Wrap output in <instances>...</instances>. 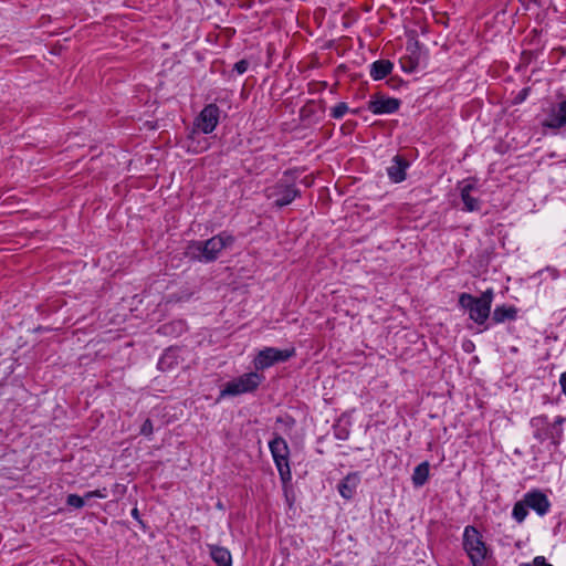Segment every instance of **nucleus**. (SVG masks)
I'll return each instance as SVG.
<instances>
[{
  "label": "nucleus",
  "mask_w": 566,
  "mask_h": 566,
  "mask_svg": "<svg viewBox=\"0 0 566 566\" xmlns=\"http://www.w3.org/2000/svg\"><path fill=\"white\" fill-rule=\"evenodd\" d=\"M528 506L527 504L525 503L524 499L516 502L513 506V511H512V517L517 522V523H523L524 520L526 518L527 514H528V511H527Z\"/></svg>",
  "instance_id": "obj_21"
},
{
  "label": "nucleus",
  "mask_w": 566,
  "mask_h": 566,
  "mask_svg": "<svg viewBox=\"0 0 566 566\" xmlns=\"http://www.w3.org/2000/svg\"><path fill=\"white\" fill-rule=\"evenodd\" d=\"M400 65H401V69L407 72V73H411L413 72L417 66H418V59L413 57V56H402L400 59Z\"/></svg>",
  "instance_id": "obj_23"
},
{
  "label": "nucleus",
  "mask_w": 566,
  "mask_h": 566,
  "mask_svg": "<svg viewBox=\"0 0 566 566\" xmlns=\"http://www.w3.org/2000/svg\"><path fill=\"white\" fill-rule=\"evenodd\" d=\"M132 516L137 521L139 520V512L136 507L132 510Z\"/></svg>",
  "instance_id": "obj_30"
},
{
  "label": "nucleus",
  "mask_w": 566,
  "mask_h": 566,
  "mask_svg": "<svg viewBox=\"0 0 566 566\" xmlns=\"http://www.w3.org/2000/svg\"><path fill=\"white\" fill-rule=\"evenodd\" d=\"M209 553L217 566H232V557L229 549L218 545H208Z\"/></svg>",
  "instance_id": "obj_15"
},
{
  "label": "nucleus",
  "mask_w": 566,
  "mask_h": 566,
  "mask_svg": "<svg viewBox=\"0 0 566 566\" xmlns=\"http://www.w3.org/2000/svg\"><path fill=\"white\" fill-rule=\"evenodd\" d=\"M262 376L258 373H248L228 381L220 391V398L227 396H239L254 391L262 381Z\"/></svg>",
  "instance_id": "obj_4"
},
{
  "label": "nucleus",
  "mask_w": 566,
  "mask_h": 566,
  "mask_svg": "<svg viewBox=\"0 0 566 566\" xmlns=\"http://www.w3.org/2000/svg\"><path fill=\"white\" fill-rule=\"evenodd\" d=\"M546 125L551 128H560L566 125V99L560 102L557 108L553 109Z\"/></svg>",
  "instance_id": "obj_16"
},
{
  "label": "nucleus",
  "mask_w": 566,
  "mask_h": 566,
  "mask_svg": "<svg viewBox=\"0 0 566 566\" xmlns=\"http://www.w3.org/2000/svg\"><path fill=\"white\" fill-rule=\"evenodd\" d=\"M269 447L276 469L279 471L280 478L282 482L286 484L292 479V473L289 464V446L282 437H276L269 443Z\"/></svg>",
  "instance_id": "obj_5"
},
{
  "label": "nucleus",
  "mask_w": 566,
  "mask_h": 566,
  "mask_svg": "<svg viewBox=\"0 0 566 566\" xmlns=\"http://www.w3.org/2000/svg\"><path fill=\"white\" fill-rule=\"evenodd\" d=\"M66 503L71 504V494L66 496Z\"/></svg>",
  "instance_id": "obj_33"
},
{
  "label": "nucleus",
  "mask_w": 566,
  "mask_h": 566,
  "mask_svg": "<svg viewBox=\"0 0 566 566\" xmlns=\"http://www.w3.org/2000/svg\"><path fill=\"white\" fill-rule=\"evenodd\" d=\"M475 190V185L471 181H462L460 184V196L464 205L463 210L468 212L478 211L481 208V201L471 196V192Z\"/></svg>",
  "instance_id": "obj_12"
},
{
  "label": "nucleus",
  "mask_w": 566,
  "mask_h": 566,
  "mask_svg": "<svg viewBox=\"0 0 566 566\" xmlns=\"http://www.w3.org/2000/svg\"><path fill=\"white\" fill-rule=\"evenodd\" d=\"M169 327H170V326H168V325H164V327H163V328L165 329V333H167V329H168Z\"/></svg>",
  "instance_id": "obj_34"
},
{
  "label": "nucleus",
  "mask_w": 566,
  "mask_h": 566,
  "mask_svg": "<svg viewBox=\"0 0 566 566\" xmlns=\"http://www.w3.org/2000/svg\"><path fill=\"white\" fill-rule=\"evenodd\" d=\"M394 64L389 60H378L370 65V76L375 80H382L391 73Z\"/></svg>",
  "instance_id": "obj_17"
},
{
  "label": "nucleus",
  "mask_w": 566,
  "mask_h": 566,
  "mask_svg": "<svg viewBox=\"0 0 566 566\" xmlns=\"http://www.w3.org/2000/svg\"><path fill=\"white\" fill-rule=\"evenodd\" d=\"M249 67V63L248 61L245 60H240L238 61L235 64H234V71L238 73V74H243L244 72H247Z\"/></svg>",
  "instance_id": "obj_26"
},
{
  "label": "nucleus",
  "mask_w": 566,
  "mask_h": 566,
  "mask_svg": "<svg viewBox=\"0 0 566 566\" xmlns=\"http://www.w3.org/2000/svg\"><path fill=\"white\" fill-rule=\"evenodd\" d=\"M493 291L486 290L480 297L469 293L459 296V305L469 312V316L476 324H484L491 313Z\"/></svg>",
  "instance_id": "obj_2"
},
{
  "label": "nucleus",
  "mask_w": 566,
  "mask_h": 566,
  "mask_svg": "<svg viewBox=\"0 0 566 566\" xmlns=\"http://www.w3.org/2000/svg\"><path fill=\"white\" fill-rule=\"evenodd\" d=\"M516 314H517V311L515 307L502 305V306L495 307V310L492 313V319L495 323L500 324L505 321L515 319Z\"/></svg>",
  "instance_id": "obj_18"
},
{
  "label": "nucleus",
  "mask_w": 566,
  "mask_h": 566,
  "mask_svg": "<svg viewBox=\"0 0 566 566\" xmlns=\"http://www.w3.org/2000/svg\"><path fill=\"white\" fill-rule=\"evenodd\" d=\"M104 497V495L99 491L87 492L85 496H78L73 494V509L83 507L86 502L92 497Z\"/></svg>",
  "instance_id": "obj_22"
},
{
  "label": "nucleus",
  "mask_w": 566,
  "mask_h": 566,
  "mask_svg": "<svg viewBox=\"0 0 566 566\" xmlns=\"http://www.w3.org/2000/svg\"><path fill=\"white\" fill-rule=\"evenodd\" d=\"M220 109L216 104H208L195 120V127L203 134H210L219 123Z\"/></svg>",
  "instance_id": "obj_9"
},
{
  "label": "nucleus",
  "mask_w": 566,
  "mask_h": 566,
  "mask_svg": "<svg viewBox=\"0 0 566 566\" xmlns=\"http://www.w3.org/2000/svg\"><path fill=\"white\" fill-rule=\"evenodd\" d=\"M154 431L153 422L149 419H146L142 424L140 433L144 436H150Z\"/></svg>",
  "instance_id": "obj_25"
},
{
  "label": "nucleus",
  "mask_w": 566,
  "mask_h": 566,
  "mask_svg": "<svg viewBox=\"0 0 566 566\" xmlns=\"http://www.w3.org/2000/svg\"><path fill=\"white\" fill-rule=\"evenodd\" d=\"M470 347H473V344H472V343H469V345H468V346H465V347H464V349H465L467 352H469V350H470Z\"/></svg>",
  "instance_id": "obj_32"
},
{
  "label": "nucleus",
  "mask_w": 566,
  "mask_h": 566,
  "mask_svg": "<svg viewBox=\"0 0 566 566\" xmlns=\"http://www.w3.org/2000/svg\"><path fill=\"white\" fill-rule=\"evenodd\" d=\"M294 355L295 348L277 349L274 347H265L259 352L253 364L256 370H263L276 363L286 361Z\"/></svg>",
  "instance_id": "obj_6"
},
{
  "label": "nucleus",
  "mask_w": 566,
  "mask_h": 566,
  "mask_svg": "<svg viewBox=\"0 0 566 566\" xmlns=\"http://www.w3.org/2000/svg\"><path fill=\"white\" fill-rule=\"evenodd\" d=\"M347 434H348V432L345 431V430H336L335 431V436H336L337 439L344 440V439L347 438Z\"/></svg>",
  "instance_id": "obj_29"
},
{
  "label": "nucleus",
  "mask_w": 566,
  "mask_h": 566,
  "mask_svg": "<svg viewBox=\"0 0 566 566\" xmlns=\"http://www.w3.org/2000/svg\"><path fill=\"white\" fill-rule=\"evenodd\" d=\"M176 358H177L176 350L175 349H168L160 357V359L158 361V367L161 370H166V369L172 368L174 365L177 364Z\"/></svg>",
  "instance_id": "obj_20"
},
{
  "label": "nucleus",
  "mask_w": 566,
  "mask_h": 566,
  "mask_svg": "<svg viewBox=\"0 0 566 566\" xmlns=\"http://www.w3.org/2000/svg\"><path fill=\"white\" fill-rule=\"evenodd\" d=\"M348 105L344 102L338 103L333 108H331V116L333 118L339 119L348 112Z\"/></svg>",
  "instance_id": "obj_24"
},
{
  "label": "nucleus",
  "mask_w": 566,
  "mask_h": 566,
  "mask_svg": "<svg viewBox=\"0 0 566 566\" xmlns=\"http://www.w3.org/2000/svg\"><path fill=\"white\" fill-rule=\"evenodd\" d=\"M429 463L427 461L417 465L412 474V483L415 486H422L429 478Z\"/></svg>",
  "instance_id": "obj_19"
},
{
  "label": "nucleus",
  "mask_w": 566,
  "mask_h": 566,
  "mask_svg": "<svg viewBox=\"0 0 566 566\" xmlns=\"http://www.w3.org/2000/svg\"><path fill=\"white\" fill-rule=\"evenodd\" d=\"M565 422V418L563 416H557L552 424H548L546 416H539L532 419V426L535 428L547 427L544 436L539 432L535 433V438L538 440L549 439L553 444L558 446L563 438V423Z\"/></svg>",
  "instance_id": "obj_7"
},
{
  "label": "nucleus",
  "mask_w": 566,
  "mask_h": 566,
  "mask_svg": "<svg viewBox=\"0 0 566 566\" xmlns=\"http://www.w3.org/2000/svg\"><path fill=\"white\" fill-rule=\"evenodd\" d=\"M463 548L472 566H483L488 555V547L482 535L474 526H467L463 532Z\"/></svg>",
  "instance_id": "obj_3"
},
{
  "label": "nucleus",
  "mask_w": 566,
  "mask_h": 566,
  "mask_svg": "<svg viewBox=\"0 0 566 566\" xmlns=\"http://www.w3.org/2000/svg\"><path fill=\"white\" fill-rule=\"evenodd\" d=\"M559 384L562 386L564 395L566 396V371L560 375Z\"/></svg>",
  "instance_id": "obj_28"
},
{
  "label": "nucleus",
  "mask_w": 566,
  "mask_h": 566,
  "mask_svg": "<svg viewBox=\"0 0 566 566\" xmlns=\"http://www.w3.org/2000/svg\"><path fill=\"white\" fill-rule=\"evenodd\" d=\"M176 325L179 327L180 331H182L184 324L181 322L176 323Z\"/></svg>",
  "instance_id": "obj_31"
},
{
  "label": "nucleus",
  "mask_w": 566,
  "mask_h": 566,
  "mask_svg": "<svg viewBox=\"0 0 566 566\" xmlns=\"http://www.w3.org/2000/svg\"><path fill=\"white\" fill-rule=\"evenodd\" d=\"M300 191L293 185L277 182L274 187L266 190V196L279 208L290 205Z\"/></svg>",
  "instance_id": "obj_8"
},
{
  "label": "nucleus",
  "mask_w": 566,
  "mask_h": 566,
  "mask_svg": "<svg viewBox=\"0 0 566 566\" xmlns=\"http://www.w3.org/2000/svg\"><path fill=\"white\" fill-rule=\"evenodd\" d=\"M526 566H553L552 564H548L544 556H536L532 564H527Z\"/></svg>",
  "instance_id": "obj_27"
},
{
  "label": "nucleus",
  "mask_w": 566,
  "mask_h": 566,
  "mask_svg": "<svg viewBox=\"0 0 566 566\" xmlns=\"http://www.w3.org/2000/svg\"><path fill=\"white\" fill-rule=\"evenodd\" d=\"M523 499L527 506L534 510L539 516L547 514L551 509L548 497L539 490L527 492Z\"/></svg>",
  "instance_id": "obj_11"
},
{
  "label": "nucleus",
  "mask_w": 566,
  "mask_h": 566,
  "mask_svg": "<svg viewBox=\"0 0 566 566\" xmlns=\"http://www.w3.org/2000/svg\"><path fill=\"white\" fill-rule=\"evenodd\" d=\"M360 484V475L357 472L348 473L337 485L340 496L345 500H352L358 485Z\"/></svg>",
  "instance_id": "obj_14"
},
{
  "label": "nucleus",
  "mask_w": 566,
  "mask_h": 566,
  "mask_svg": "<svg viewBox=\"0 0 566 566\" xmlns=\"http://www.w3.org/2000/svg\"><path fill=\"white\" fill-rule=\"evenodd\" d=\"M399 106V99L384 95L375 96L368 102V109L376 115L392 114L398 111Z\"/></svg>",
  "instance_id": "obj_10"
},
{
  "label": "nucleus",
  "mask_w": 566,
  "mask_h": 566,
  "mask_svg": "<svg viewBox=\"0 0 566 566\" xmlns=\"http://www.w3.org/2000/svg\"><path fill=\"white\" fill-rule=\"evenodd\" d=\"M409 161L400 155H396L387 167V174L391 181L401 182L406 179V170Z\"/></svg>",
  "instance_id": "obj_13"
},
{
  "label": "nucleus",
  "mask_w": 566,
  "mask_h": 566,
  "mask_svg": "<svg viewBox=\"0 0 566 566\" xmlns=\"http://www.w3.org/2000/svg\"><path fill=\"white\" fill-rule=\"evenodd\" d=\"M234 242V237L226 231L205 240L191 241L186 248V255L201 263H210L216 261L220 253Z\"/></svg>",
  "instance_id": "obj_1"
}]
</instances>
